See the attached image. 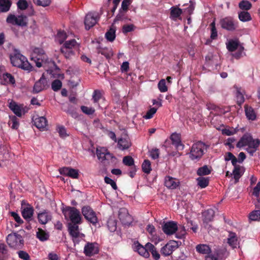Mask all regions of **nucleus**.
Instances as JSON below:
<instances>
[{"mask_svg":"<svg viewBox=\"0 0 260 260\" xmlns=\"http://www.w3.org/2000/svg\"><path fill=\"white\" fill-rule=\"evenodd\" d=\"M260 140L258 139H254L251 134L246 133L240 139L236 147L239 148H244L250 156H253L258 150Z\"/></svg>","mask_w":260,"mask_h":260,"instance_id":"f257e3e1","label":"nucleus"},{"mask_svg":"<svg viewBox=\"0 0 260 260\" xmlns=\"http://www.w3.org/2000/svg\"><path fill=\"white\" fill-rule=\"evenodd\" d=\"M10 60L12 64L14 67L28 72L32 70L33 67L29 63L26 57L21 54L17 50L15 49L14 54L10 55Z\"/></svg>","mask_w":260,"mask_h":260,"instance_id":"f03ea898","label":"nucleus"},{"mask_svg":"<svg viewBox=\"0 0 260 260\" xmlns=\"http://www.w3.org/2000/svg\"><path fill=\"white\" fill-rule=\"evenodd\" d=\"M62 212L65 218L70 220L71 223H80L81 216L80 211L75 207H67L62 209Z\"/></svg>","mask_w":260,"mask_h":260,"instance_id":"7ed1b4c3","label":"nucleus"},{"mask_svg":"<svg viewBox=\"0 0 260 260\" xmlns=\"http://www.w3.org/2000/svg\"><path fill=\"white\" fill-rule=\"evenodd\" d=\"M205 144L200 141L194 143L190 148L189 158L191 160H199L203 155Z\"/></svg>","mask_w":260,"mask_h":260,"instance_id":"20e7f679","label":"nucleus"},{"mask_svg":"<svg viewBox=\"0 0 260 260\" xmlns=\"http://www.w3.org/2000/svg\"><path fill=\"white\" fill-rule=\"evenodd\" d=\"M8 244L12 248L20 249L24 245L22 237L16 233L9 234L7 237Z\"/></svg>","mask_w":260,"mask_h":260,"instance_id":"39448f33","label":"nucleus"},{"mask_svg":"<svg viewBox=\"0 0 260 260\" xmlns=\"http://www.w3.org/2000/svg\"><path fill=\"white\" fill-rule=\"evenodd\" d=\"M179 242L175 240H170L161 247L160 252L165 256H169L179 247Z\"/></svg>","mask_w":260,"mask_h":260,"instance_id":"423d86ee","label":"nucleus"},{"mask_svg":"<svg viewBox=\"0 0 260 260\" xmlns=\"http://www.w3.org/2000/svg\"><path fill=\"white\" fill-rule=\"evenodd\" d=\"M220 24L222 28L229 31H234L238 27V22L231 17H226L221 19Z\"/></svg>","mask_w":260,"mask_h":260,"instance_id":"0eeeda50","label":"nucleus"},{"mask_svg":"<svg viewBox=\"0 0 260 260\" xmlns=\"http://www.w3.org/2000/svg\"><path fill=\"white\" fill-rule=\"evenodd\" d=\"M82 213L84 217L93 224L98 222V218L95 213L89 206H84L82 209Z\"/></svg>","mask_w":260,"mask_h":260,"instance_id":"6e6552de","label":"nucleus"},{"mask_svg":"<svg viewBox=\"0 0 260 260\" xmlns=\"http://www.w3.org/2000/svg\"><path fill=\"white\" fill-rule=\"evenodd\" d=\"M48 87V81L45 77L44 74H43L40 79L35 83L32 92L34 93H37Z\"/></svg>","mask_w":260,"mask_h":260,"instance_id":"1a4fd4ad","label":"nucleus"},{"mask_svg":"<svg viewBox=\"0 0 260 260\" xmlns=\"http://www.w3.org/2000/svg\"><path fill=\"white\" fill-rule=\"evenodd\" d=\"M97 18L98 14L96 12H90L86 15L84 20L86 29H89L96 23Z\"/></svg>","mask_w":260,"mask_h":260,"instance_id":"9d476101","label":"nucleus"},{"mask_svg":"<svg viewBox=\"0 0 260 260\" xmlns=\"http://www.w3.org/2000/svg\"><path fill=\"white\" fill-rule=\"evenodd\" d=\"M162 230L167 235H172L175 233L178 230L177 223L174 221H169L164 223Z\"/></svg>","mask_w":260,"mask_h":260,"instance_id":"9b49d317","label":"nucleus"},{"mask_svg":"<svg viewBox=\"0 0 260 260\" xmlns=\"http://www.w3.org/2000/svg\"><path fill=\"white\" fill-rule=\"evenodd\" d=\"M119 219L121 222L125 225L130 224L133 220L132 216L129 214L126 209L120 208L118 212Z\"/></svg>","mask_w":260,"mask_h":260,"instance_id":"f8f14e48","label":"nucleus"},{"mask_svg":"<svg viewBox=\"0 0 260 260\" xmlns=\"http://www.w3.org/2000/svg\"><path fill=\"white\" fill-rule=\"evenodd\" d=\"M113 158H115L112 154L108 152V150L104 147H102L99 149V160L102 162L104 161L106 163L109 164L110 160Z\"/></svg>","mask_w":260,"mask_h":260,"instance_id":"ddd939ff","label":"nucleus"},{"mask_svg":"<svg viewBox=\"0 0 260 260\" xmlns=\"http://www.w3.org/2000/svg\"><path fill=\"white\" fill-rule=\"evenodd\" d=\"M133 248L141 256L145 258H148L150 256L149 250L147 247V244L145 246H142L138 242H134L133 245Z\"/></svg>","mask_w":260,"mask_h":260,"instance_id":"4468645a","label":"nucleus"},{"mask_svg":"<svg viewBox=\"0 0 260 260\" xmlns=\"http://www.w3.org/2000/svg\"><path fill=\"white\" fill-rule=\"evenodd\" d=\"M61 175L69 176L74 179H77L79 176V171L69 167H63L59 170Z\"/></svg>","mask_w":260,"mask_h":260,"instance_id":"2eb2a0df","label":"nucleus"},{"mask_svg":"<svg viewBox=\"0 0 260 260\" xmlns=\"http://www.w3.org/2000/svg\"><path fill=\"white\" fill-rule=\"evenodd\" d=\"M38 219L39 222L42 224H46L52 219L51 213L46 210L38 213Z\"/></svg>","mask_w":260,"mask_h":260,"instance_id":"dca6fc26","label":"nucleus"},{"mask_svg":"<svg viewBox=\"0 0 260 260\" xmlns=\"http://www.w3.org/2000/svg\"><path fill=\"white\" fill-rule=\"evenodd\" d=\"M165 185L169 189H174L179 186L180 182L178 179L168 176L165 177Z\"/></svg>","mask_w":260,"mask_h":260,"instance_id":"f3484780","label":"nucleus"},{"mask_svg":"<svg viewBox=\"0 0 260 260\" xmlns=\"http://www.w3.org/2000/svg\"><path fill=\"white\" fill-rule=\"evenodd\" d=\"M1 83L3 85L11 84L15 85V79L14 76L8 73H6L3 74L1 78Z\"/></svg>","mask_w":260,"mask_h":260,"instance_id":"a211bd4d","label":"nucleus"},{"mask_svg":"<svg viewBox=\"0 0 260 260\" xmlns=\"http://www.w3.org/2000/svg\"><path fill=\"white\" fill-rule=\"evenodd\" d=\"M78 223H69L68 226V231L70 235L73 239L78 238L80 233L79 230Z\"/></svg>","mask_w":260,"mask_h":260,"instance_id":"6ab92c4d","label":"nucleus"},{"mask_svg":"<svg viewBox=\"0 0 260 260\" xmlns=\"http://www.w3.org/2000/svg\"><path fill=\"white\" fill-rule=\"evenodd\" d=\"M98 249L94 246V243H87L84 246V253L88 256H91L97 253Z\"/></svg>","mask_w":260,"mask_h":260,"instance_id":"aec40b11","label":"nucleus"},{"mask_svg":"<svg viewBox=\"0 0 260 260\" xmlns=\"http://www.w3.org/2000/svg\"><path fill=\"white\" fill-rule=\"evenodd\" d=\"M9 107L15 115L18 117H21L23 109L21 105H18L15 102L11 101L9 103Z\"/></svg>","mask_w":260,"mask_h":260,"instance_id":"412c9836","label":"nucleus"},{"mask_svg":"<svg viewBox=\"0 0 260 260\" xmlns=\"http://www.w3.org/2000/svg\"><path fill=\"white\" fill-rule=\"evenodd\" d=\"M117 143L118 148L122 150L128 149L132 145L128 138H120L118 140Z\"/></svg>","mask_w":260,"mask_h":260,"instance_id":"4be33fe9","label":"nucleus"},{"mask_svg":"<svg viewBox=\"0 0 260 260\" xmlns=\"http://www.w3.org/2000/svg\"><path fill=\"white\" fill-rule=\"evenodd\" d=\"M22 215L26 220H30L34 214V208L30 205L24 207L22 210Z\"/></svg>","mask_w":260,"mask_h":260,"instance_id":"5701e85b","label":"nucleus"},{"mask_svg":"<svg viewBox=\"0 0 260 260\" xmlns=\"http://www.w3.org/2000/svg\"><path fill=\"white\" fill-rule=\"evenodd\" d=\"M34 122L35 126L39 129H44L47 124V119L43 116L36 118Z\"/></svg>","mask_w":260,"mask_h":260,"instance_id":"b1692460","label":"nucleus"},{"mask_svg":"<svg viewBox=\"0 0 260 260\" xmlns=\"http://www.w3.org/2000/svg\"><path fill=\"white\" fill-rule=\"evenodd\" d=\"M105 38L107 41L112 42L116 38V27L114 25H112L110 29L106 32Z\"/></svg>","mask_w":260,"mask_h":260,"instance_id":"393cba45","label":"nucleus"},{"mask_svg":"<svg viewBox=\"0 0 260 260\" xmlns=\"http://www.w3.org/2000/svg\"><path fill=\"white\" fill-rule=\"evenodd\" d=\"M244 109L247 118L248 120H254L256 119V115L253 109L248 105H245Z\"/></svg>","mask_w":260,"mask_h":260,"instance_id":"a878e982","label":"nucleus"},{"mask_svg":"<svg viewBox=\"0 0 260 260\" xmlns=\"http://www.w3.org/2000/svg\"><path fill=\"white\" fill-rule=\"evenodd\" d=\"M235 88L236 90V95L237 104L239 105H241L244 103L245 101L244 97V90L241 88L238 87L237 86L235 87Z\"/></svg>","mask_w":260,"mask_h":260,"instance_id":"bb28decb","label":"nucleus"},{"mask_svg":"<svg viewBox=\"0 0 260 260\" xmlns=\"http://www.w3.org/2000/svg\"><path fill=\"white\" fill-rule=\"evenodd\" d=\"M196 250L202 254H208L211 252V248L206 244H199L196 246Z\"/></svg>","mask_w":260,"mask_h":260,"instance_id":"cd10ccee","label":"nucleus"},{"mask_svg":"<svg viewBox=\"0 0 260 260\" xmlns=\"http://www.w3.org/2000/svg\"><path fill=\"white\" fill-rule=\"evenodd\" d=\"M182 13V11L181 9L172 7L170 9V18L173 20H176L180 16Z\"/></svg>","mask_w":260,"mask_h":260,"instance_id":"c85d7f7f","label":"nucleus"},{"mask_svg":"<svg viewBox=\"0 0 260 260\" xmlns=\"http://www.w3.org/2000/svg\"><path fill=\"white\" fill-rule=\"evenodd\" d=\"M204 222L208 223L212 220L214 216V211L212 209H209L203 213Z\"/></svg>","mask_w":260,"mask_h":260,"instance_id":"c756f323","label":"nucleus"},{"mask_svg":"<svg viewBox=\"0 0 260 260\" xmlns=\"http://www.w3.org/2000/svg\"><path fill=\"white\" fill-rule=\"evenodd\" d=\"M107 226L111 232H115L117 229V220L114 216H110L107 221Z\"/></svg>","mask_w":260,"mask_h":260,"instance_id":"7c9ffc66","label":"nucleus"},{"mask_svg":"<svg viewBox=\"0 0 260 260\" xmlns=\"http://www.w3.org/2000/svg\"><path fill=\"white\" fill-rule=\"evenodd\" d=\"M171 139L172 141L173 144L175 145L177 148H179L180 147H182V149L183 148V145L181 143L180 135L177 133H173L171 136Z\"/></svg>","mask_w":260,"mask_h":260,"instance_id":"2f4dec72","label":"nucleus"},{"mask_svg":"<svg viewBox=\"0 0 260 260\" xmlns=\"http://www.w3.org/2000/svg\"><path fill=\"white\" fill-rule=\"evenodd\" d=\"M228 243L232 248H236L237 247L238 239L235 233L232 232L229 233Z\"/></svg>","mask_w":260,"mask_h":260,"instance_id":"473e14b6","label":"nucleus"},{"mask_svg":"<svg viewBox=\"0 0 260 260\" xmlns=\"http://www.w3.org/2000/svg\"><path fill=\"white\" fill-rule=\"evenodd\" d=\"M147 247L149 250V253L151 252L153 258L155 260H158L160 258V254L156 250L155 246L150 243H147Z\"/></svg>","mask_w":260,"mask_h":260,"instance_id":"72a5a7b5","label":"nucleus"},{"mask_svg":"<svg viewBox=\"0 0 260 260\" xmlns=\"http://www.w3.org/2000/svg\"><path fill=\"white\" fill-rule=\"evenodd\" d=\"M11 3L10 0H0V12H6L10 8Z\"/></svg>","mask_w":260,"mask_h":260,"instance_id":"f704fd0d","label":"nucleus"},{"mask_svg":"<svg viewBox=\"0 0 260 260\" xmlns=\"http://www.w3.org/2000/svg\"><path fill=\"white\" fill-rule=\"evenodd\" d=\"M8 256V249L6 245L0 243V259L5 260Z\"/></svg>","mask_w":260,"mask_h":260,"instance_id":"c9c22d12","label":"nucleus"},{"mask_svg":"<svg viewBox=\"0 0 260 260\" xmlns=\"http://www.w3.org/2000/svg\"><path fill=\"white\" fill-rule=\"evenodd\" d=\"M37 237L41 241H45L49 239V235L48 233L45 232L41 229H38L37 232Z\"/></svg>","mask_w":260,"mask_h":260,"instance_id":"e433bc0d","label":"nucleus"},{"mask_svg":"<svg viewBox=\"0 0 260 260\" xmlns=\"http://www.w3.org/2000/svg\"><path fill=\"white\" fill-rule=\"evenodd\" d=\"M198 185L202 188L207 187L209 182V178L207 177H200L197 179Z\"/></svg>","mask_w":260,"mask_h":260,"instance_id":"4c0bfd02","label":"nucleus"},{"mask_svg":"<svg viewBox=\"0 0 260 260\" xmlns=\"http://www.w3.org/2000/svg\"><path fill=\"white\" fill-rule=\"evenodd\" d=\"M238 17L240 20L243 22L249 21L251 20L250 14L247 11H242L239 13Z\"/></svg>","mask_w":260,"mask_h":260,"instance_id":"58836bf2","label":"nucleus"},{"mask_svg":"<svg viewBox=\"0 0 260 260\" xmlns=\"http://www.w3.org/2000/svg\"><path fill=\"white\" fill-rule=\"evenodd\" d=\"M239 7L241 10L248 11L251 8L252 5L249 1L243 0L239 3Z\"/></svg>","mask_w":260,"mask_h":260,"instance_id":"ea45409f","label":"nucleus"},{"mask_svg":"<svg viewBox=\"0 0 260 260\" xmlns=\"http://www.w3.org/2000/svg\"><path fill=\"white\" fill-rule=\"evenodd\" d=\"M242 174L243 172L240 167L236 166L233 171V175L236 182L239 180V178L241 177Z\"/></svg>","mask_w":260,"mask_h":260,"instance_id":"a19ab883","label":"nucleus"},{"mask_svg":"<svg viewBox=\"0 0 260 260\" xmlns=\"http://www.w3.org/2000/svg\"><path fill=\"white\" fill-rule=\"evenodd\" d=\"M142 168L143 171L146 173H150L151 171V162L149 160H145L142 164Z\"/></svg>","mask_w":260,"mask_h":260,"instance_id":"79ce46f5","label":"nucleus"},{"mask_svg":"<svg viewBox=\"0 0 260 260\" xmlns=\"http://www.w3.org/2000/svg\"><path fill=\"white\" fill-rule=\"evenodd\" d=\"M27 17L25 16L20 15L17 17V20L16 25L20 26H25L27 25Z\"/></svg>","mask_w":260,"mask_h":260,"instance_id":"37998d69","label":"nucleus"},{"mask_svg":"<svg viewBox=\"0 0 260 260\" xmlns=\"http://www.w3.org/2000/svg\"><path fill=\"white\" fill-rule=\"evenodd\" d=\"M211 171L207 166H204L198 169L197 171V174L199 176H204L209 175Z\"/></svg>","mask_w":260,"mask_h":260,"instance_id":"c03bdc74","label":"nucleus"},{"mask_svg":"<svg viewBox=\"0 0 260 260\" xmlns=\"http://www.w3.org/2000/svg\"><path fill=\"white\" fill-rule=\"evenodd\" d=\"M157 87L159 90L161 92H165L168 91V87L166 85V81L164 79H162L159 81L157 84Z\"/></svg>","mask_w":260,"mask_h":260,"instance_id":"a18cd8bd","label":"nucleus"},{"mask_svg":"<svg viewBox=\"0 0 260 260\" xmlns=\"http://www.w3.org/2000/svg\"><path fill=\"white\" fill-rule=\"evenodd\" d=\"M239 131L238 127L236 128H224L222 130V134L226 136H232L236 134Z\"/></svg>","mask_w":260,"mask_h":260,"instance_id":"49530a36","label":"nucleus"},{"mask_svg":"<svg viewBox=\"0 0 260 260\" xmlns=\"http://www.w3.org/2000/svg\"><path fill=\"white\" fill-rule=\"evenodd\" d=\"M249 219L253 221L260 220V210L251 212L249 216Z\"/></svg>","mask_w":260,"mask_h":260,"instance_id":"de8ad7c7","label":"nucleus"},{"mask_svg":"<svg viewBox=\"0 0 260 260\" xmlns=\"http://www.w3.org/2000/svg\"><path fill=\"white\" fill-rule=\"evenodd\" d=\"M238 46V43L237 41L231 40L226 44V47L229 51L231 52L236 50Z\"/></svg>","mask_w":260,"mask_h":260,"instance_id":"09e8293b","label":"nucleus"},{"mask_svg":"<svg viewBox=\"0 0 260 260\" xmlns=\"http://www.w3.org/2000/svg\"><path fill=\"white\" fill-rule=\"evenodd\" d=\"M60 50L66 58H70L74 55V52L72 49H67V48L61 47Z\"/></svg>","mask_w":260,"mask_h":260,"instance_id":"8fccbe9b","label":"nucleus"},{"mask_svg":"<svg viewBox=\"0 0 260 260\" xmlns=\"http://www.w3.org/2000/svg\"><path fill=\"white\" fill-rule=\"evenodd\" d=\"M11 120L9 123L10 124L12 123L11 128L14 129H17L19 127V121L18 118L15 116H10Z\"/></svg>","mask_w":260,"mask_h":260,"instance_id":"3c124183","label":"nucleus"},{"mask_svg":"<svg viewBox=\"0 0 260 260\" xmlns=\"http://www.w3.org/2000/svg\"><path fill=\"white\" fill-rule=\"evenodd\" d=\"M61 86L62 83L58 79L54 80L51 84V88L54 91L59 90L61 88Z\"/></svg>","mask_w":260,"mask_h":260,"instance_id":"603ef678","label":"nucleus"},{"mask_svg":"<svg viewBox=\"0 0 260 260\" xmlns=\"http://www.w3.org/2000/svg\"><path fill=\"white\" fill-rule=\"evenodd\" d=\"M77 45V42L75 39H72L65 42L62 48H67V49H72Z\"/></svg>","mask_w":260,"mask_h":260,"instance_id":"864d4df0","label":"nucleus"},{"mask_svg":"<svg viewBox=\"0 0 260 260\" xmlns=\"http://www.w3.org/2000/svg\"><path fill=\"white\" fill-rule=\"evenodd\" d=\"M122 162L124 165L127 166H133L134 165V160L132 157L126 156L123 158Z\"/></svg>","mask_w":260,"mask_h":260,"instance_id":"5fc2aeb1","label":"nucleus"},{"mask_svg":"<svg viewBox=\"0 0 260 260\" xmlns=\"http://www.w3.org/2000/svg\"><path fill=\"white\" fill-rule=\"evenodd\" d=\"M33 56H38L40 58H45L46 55L44 54V52L43 49L37 48L34 50Z\"/></svg>","mask_w":260,"mask_h":260,"instance_id":"6e6d98bb","label":"nucleus"},{"mask_svg":"<svg viewBox=\"0 0 260 260\" xmlns=\"http://www.w3.org/2000/svg\"><path fill=\"white\" fill-rule=\"evenodd\" d=\"M57 131L59 133V136L62 138H65L69 135L67 133L66 129L63 126H59L57 127Z\"/></svg>","mask_w":260,"mask_h":260,"instance_id":"4d7b16f0","label":"nucleus"},{"mask_svg":"<svg viewBox=\"0 0 260 260\" xmlns=\"http://www.w3.org/2000/svg\"><path fill=\"white\" fill-rule=\"evenodd\" d=\"M81 109L84 113L88 115H92L95 112V110L93 108L85 106H82Z\"/></svg>","mask_w":260,"mask_h":260,"instance_id":"13d9d810","label":"nucleus"},{"mask_svg":"<svg viewBox=\"0 0 260 260\" xmlns=\"http://www.w3.org/2000/svg\"><path fill=\"white\" fill-rule=\"evenodd\" d=\"M157 109L155 108H151L150 110H149L146 114L143 116V117L146 119H149L151 118L153 115L156 112Z\"/></svg>","mask_w":260,"mask_h":260,"instance_id":"bf43d9fd","label":"nucleus"},{"mask_svg":"<svg viewBox=\"0 0 260 260\" xmlns=\"http://www.w3.org/2000/svg\"><path fill=\"white\" fill-rule=\"evenodd\" d=\"M33 1L37 5L44 7L49 6L51 3L50 0H33Z\"/></svg>","mask_w":260,"mask_h":260,"instance_id":"052dcab7","label":"nucleus"},{"mask_svg":"<svg viewBox=\"0 0 260 260\" xmlns=\"http://www.w3.org/2000/svg\"><path fill=\"white\" fill-rule=\"evenodd\" d=\"M17 20V17L14 15L10 14L7 17L6 21L8 23H10L13 25H16Z\"/></svg>","mask_w":260,"mask_h":260,"instance_id":"680f3d73","label":"nucleus"},{"mask_svg":"<svg viewBox=\"0 0 260 260\" xmlns=\"http://www.w3.org/2000/svg\"><path fill=\"white\" fill-rule=\"evenodd\" d=\"M17 7L20 10H25L28 7L27 2L25 0H19L17 2Z\"/></svg>","mask_w":260,"mask_h":260,"instance_id":"e2e57ef3","label":"nucleus"},{"mask_svg":"<svg viewBox=\"0 0 260 260\" xmlns=\"http://www.w3.org/2000/svg\"><path fill=\"white\" fill-rule=\"evenodd\" d=\"M104 180H105V182L107 184H109L111 185V186L113 188V189H114V190H116L117 189V186L116 185V184L113 180H112V179H111L108 177H105Z\"/></svg>","mask_w":260,"mask_h":260,"instance_id":"0e129e2a","label":"nucleus"},{"mask_svg":"<svg viewBox=\"0 0 260 260\" xmlns=\"http://www.w3.org/2000/svg\"><path fill=\"white\" fill-rule=\"evenodd\" d=\"M149 153L150 156L153 159H155L159 157V151L158 149H153L149 151Z\"/></svg>","mask_w":260,"mask_h":260,"instance_id":"69168bd1","label":"nucleus"},{"mask_svg":"<svg viewBox=\"0 0 260 260\" xmlns=\"http://www.w3.org/2000/svg\"><path fill=\"white\" fill-rule=\"evenodd\" d=\"M18 254L19 257L23 260H29V256L28 254L24 251H22V250L19 251L18 252Z\"/></svg>","mask_w":260,"mask_h":260,"instance_id":"338daca9","label":"nucleus"},{"mask_svg":"<svg viewBox=\"0 0 260 260\" xmlns=\"http://www.w3.org/2000/svg\"><path fill=\"white\" fill-rule=\"evenodd\" d=\"M218 255L217 253H211L208 254L205 257V260H218Z\"/></svg>","mask_w":260,"mask_h":260,"instance_id":"774afa93","label":"nucleus"}]
</instances>
